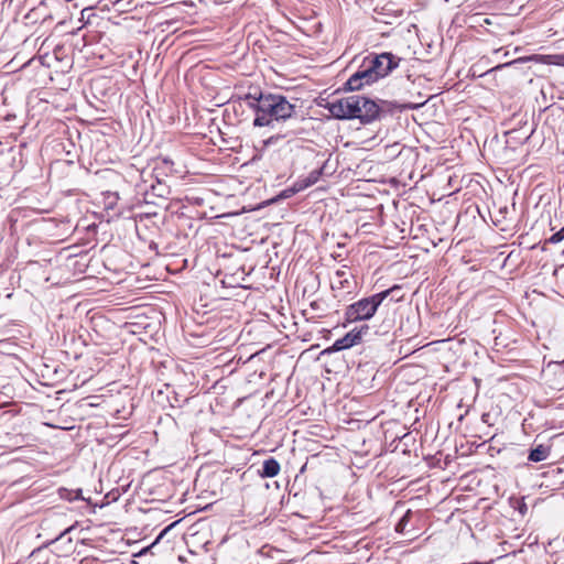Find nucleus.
<instances>
[{
    "instance_id": "obj_11",
    "label": "nucleus",
    "mask_w": 564,
    "mask_h": 564,
    "mask_svg": "<svg viewBox=\"0 0 564 564\" xmlns=\"http://www.w3.org/2000/svg\"><path fill=\"white\" fill-rule=\"evenodd\" d=\"M59 496L61 498L66 499L68 501L85 500V498L82 496V489L69 490L66 488H61Z\"/></svg>"
},
{
    "instance_id": "obj_4",
    "label": "nucleus",
    "mask_w": 564,
    "mask_h": 564,
    "mask_svg": "<svg viewBox=\"0 0 564 564\" xmlns=\"http://www.w3.org/2000/svg\"><path fill=\"white\" fill-rule=\"evenodd\" d=\"M400 61V57H397L392 53L388 52L373 55L365 59L378 79L389 75L394 68L399 66Z\"/></svg>"
},
{
    "instance_id": "obj_7",
    "label": "nucleus",
    "mask_w": 564,
    "mask_h": 564,
    "mask_svg": "<svg viewBox=\"0 0 564 564\" xmlns=\"http://www.w3.org/2000/svg\"><path fill=\"white\" fill-rule=\"evenodd\" d=\"M159 170H163L165 173L172 172L173 161L167 158L160 159L156 161L155 167L153 170L154 175L156 177V184L151 185L152 193L158 197H165L170 193V189L159 178V176L161 175V173H159Z\"/></svg>"
},
{
    "instance_id": "obj_2",
    "label": "nucleus",
    "mask_w": 564,
    "mask_h": 564,
    "mask_svg": "<svg viewBox=\"0 0 564 564\" xmlns=\"http://www.w3.org/2000/svg\"><path fill=\"white\" fill-rule=\"evenodd\" d=\"M327 109L337 119H359L370 123L379 118L380 107L361 95H351L327 104Z\"/></svg>"
},
{
    "instance_id": "obj_13",
    "label": "nucleus",
    "mask_w": 564,
    "mask_h": 564,
    "mask_svg": "<svg viewBox=\"0 0 564 564\" xmlns=\"http://www.w3.org/2000/svg\"><path fill=\"white\" fill-rule=\"evenodd\" d=\"M564 239V228L560 229L557 232L553 234L545 243H558Z\"/></svg>"
},
{
    "instance_id": "obj_9",
    "label": "nucleus",
    "mask_w": 564,
    "mask_h": 564,
    "mask_svg": "<svg viewBox=\"0 0 564 564\" xmlns=\"http://www.w3.org/2000/svg\"><path fill=\"white\" fill-rule=\"evenodd\" d=\"M280 470V463L275 458L270 457L263 462L260 476L262 478H273L279 475Z\"/></svg>"
},
{
    "instance_id": "obj_18",
    "label": "nucleus",
    "mask_w": 564,
    "mask_h": 564,
    "mask_svg": "<svg viewBox=\"0 0 564 564\" xmlns=\"http://www.w3.org/2000/svg\"><path fill=\"white\" fill-rule=\"evenodd\" d=\"M563 364H564V360H563Z\"/></svg>"
},
{
    "instance_id": "obj_15",
    "label": "nucleus",
    "mask_w": 564,
    "mask_h": 564,
    "mask_svg": "<svg viewBox=\"0 0 564 564\" xmlns=\"http://www.w3.org/2000/svg\"><path fill=\"white\" fill-rule=\"evenodd\" d=\"M310 186H311V184H308V182L304 178V180L297 181L295 183L292 192L296 193V192L303 191Z\"/></svg>"
},
{
    "instance_id": "obj_19",
    "label": "nucleus",
    "mask_w": 564,
    "mask_h": 564,
    "mask_svg": "<svg viewBox=\"0 0 564 564\" xmlns=\"http://www.w3.org/2000/svg\"><path fill=\"white\" fill-rule=\"evenodd\" d=\"M563 228H564V226H563Z\"/></svg>"
},
{
    "instance_id": "obj_17",
    "label": "nucleus",
    "mask_w": 564,
    "mask_h": 564,
    "mask_svg": "<svg viewBox=\"0 0 564 564\" xmlns=\"http://www.w3.org/2000/svg\"><path fill=\"white\" fill-rule=\"evenodd\" d=\"M170 527L169 528H165L161 533L160 535L156 538L155 540V543L159 542V540L169 531Z\"/></svg>"
},
{
    "instance_id": "obj_5",
    "label": "nucleus",
    "mask_w": 564,
    "mask_h": 564,
    "mask_svg": "<svg viewBox=\"0 0 564 564\" xmlns=\"http://www.w3.org/2000/svg\"><path fill=\"white\" fill-rule=\"evenodd\" d=\"M368 330V325H362L360 328H355L347 333L344 337L337 339L330 347L324 349L322 354H332L358 345L361 341L362 336L367 334Z\"/></svg>"
},
{
    "instance_id": "obj_14",
    "label": "nucleus",
    "mask_w": 564,
    "mask_h": 564,
    "mask_svg": "<svg viewBox=\"0 0 564 564\" xmlns=\"http://www.w3.org/2000/svg\"><path fill=\"white\" fill-rule=\"evenodd\" d=\"M322 175V171L321 170H314L312 171L307 177H305V180L308 182V184L314 185L318 180H319V176Z\"/></svg>"
},
{
    "instance_id": "obj_8",
    "label": "nucleus",
    "mask_w": 564,
    "mask_h": 564,
    "mask_svg": "<svg viewBox=\"0 0 564 564\" xmlns=\"http://www.w3.org/2000/svg\"><path fill=\"white\" fill-rule=\"evenodd\" d=\"M354 283V275L346 265H343L335 272V275L332 279V289L334 291H345L350 293Z\"/></svg>"
},
{
    "instance_id": "obj_6",
    "label": "nucleus",
    "mask_w": 564,
    "mask_h": 564,
    "mask_svg": "<svg viewBox=\"0 0 564 564\" xmlns=\"http://www.w3.org/2000/svg\"><path fill=\"white\" fill-rule=\"evenodd\" d=\"M377 80V76L370 69L369 65L364 61L360 68L349 77L346 86L349 90H359L366 85H371Z\"/></svg>"
},
{
    "instance_id": "obj_1",
    "label": "nucleus",
    "mask_w": 564,
    "mask_h": 564,
    "mask_svg": "<svg viewBox=\"0 0 564 564\" xmlns=\"http://www.w3.org/2000/svg\"><path fill=\"white\" fill-rule=\"evenodd\" d=\"M246 99L256 111L253 124L256 127L269 126L273 120H285L295 112V105L279 94H260L259 97L248 94Z\"/></svg>"
},
{
    "instance_id": "obj_3",
    "label": "nucleus",
    "mask_w": 564,
    "mask_h": 564,
    "mask_svg": "<svg viewBox=\"0 0 564 564\" xmlns=\"http://www.w3.org/2000/svg\"><path fill=\"white\" fill-rule=\"evenodd\" d=\"M400 291L399 285H394L386 291L373 294L369 297L361 299L352 304H350L345 312L346 321L357 322V321H366L371 318L377 312L380 304L394 292Z\"/></svg>"
},
{
    "instance_id": "obj_10",
    "label": "nucleus",
    "mask_w": 564,
    "mask_h": 564,
    "mask_svg": "<svg viewBox=\"0 0 564 564\" xmlns=\"http://www.w3.org/2000/svg\"><path fill=\"white\" fill-rule=\"evenodd\" d=\"M550 455V448L544 445H538L535 448L531 449L529 454V460L538 463L545 460Z\"/></svg>"
},
{
    "instance_id": "obj_16",
    "label": "nucleus",
    "mask_w": 564,
    "mask_h": 564,
    "mask_svg": "<svg viewBox=\"0 0 564 564\" xmlns=\"http://www.w3.org/2000/svg\"><path fill=\"white\" fill-rule=\"evenodd\" d=\"M292 191H293V188L283 191L282 197H285V198L290 197L291 194H294Z\"/></svg>"
},
{
    "instance_id": "obj_12",
    "label": "nucleus",
    "mask_w": 564,
    "mask_h": 564,
    "mask_svg": "<svg viewBox=\"0 0 564 564\" xmlns=\"http://www.w3.org/2000/svg\"><path fill=\"white\" fill-rule=\"evenodd\" d=\"M410 511H408L401 519L400 521L397 523L395 525V531L399 532V533H403L404 530H405V527L410 520Z\"/></svg>"
}]
</instances>
